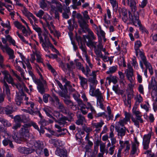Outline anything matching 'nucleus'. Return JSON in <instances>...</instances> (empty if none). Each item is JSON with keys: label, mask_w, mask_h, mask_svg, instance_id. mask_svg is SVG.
Masks as SVG:
<instances>
[{"label": "nucleus", "mask_w": 157, "mask_h": 157, "mask_svg": "<svg viewBox=\"0 0 157 157\" xmlns=\"http://www.w3.org/2000/svg\"><path fill=\"white\" fill-rule=\"evenodd\" d=\"M22 122H27L30 121V119L29 116L23 114L21 115Z\"/></svg>", "instance_id": "obj_40"}, {"label": "nucleus", "mask_w": 157, "mask_h": 157, "mask_svg": "<svg viewBox=\"0 0 157 157\" xmlns=\"http://www.w3.org/2000/svg\"><path fill=\"white\" fill-rule=\"evenodd\" d=\"M63 113L68 116L70 119V121L72 119L73 117L74 116V114L73 113L70 112L67 108V109H66V110L64 111Z\"/></svg>", "instance_id": "obj_35"}, {"label": "nucleus", "mask_w": 157, "mask_h": 157, "mask_svg": "<svg viewBox=\"0 0 157 157\" xmlns=\"http://www.w3.org/2000/svg\"><path fill=\"white\" fill-rule=\"evenodd\" d=\"M35 55L36 57V59L37 62L39 63H42L43 60L41 58L40 55L39 54L37 53H36Z\"/></svg>", "instance_id": "obj_60"}, {"label": "nucleus", "mask_w": 157, "mask_h": 157, "mask_svg": "<svg viewBox=\"0 0 157 157\" xmlns=\"http://www.w3.org/2000/svg\"><path fill=\"white\" fill-rule=\"evenodd\" d=\"M56 155L60 157H67V152L66 150L61 149H57L55 151Z\"/></svg>", "instance_id": "obj_21"}, {"label": "nucleus", "mask_w": 157, "mask_h": 157, "mask_svg": "<svg viewBox=\"0 0 157 157\" xmlns=\"http://www.w3.org/2000/svg\"><path fill=\"white\" fill-rule=\"evenodd\" d=\"M23 13L26 17H29L31 14L30 12H29L27 10V9L25 7H24L23 10H22Z\"/></svg>", "instance_id": "obj_54"}, {"label": "nucleus", "mask_w": 157, "mask_h": 157, "mask_svg": "<svg viewBox=\"0 0 157 157\" xmlns=\"http://www.w3.org/2000/svg\"><path fill=\"white\" fill-rule=\"evenodd\" d=\"M49 142L50 143L53 144L56 147L59 145L58 140L56 139H52L49 141Z\"/></svg>", "instance_id": "obj_43"}, {"label": "nucleus", "mask_w": 157, "mask_h": 157, "mask_svg": "<svg viewBox=\"0 0 157 157\" xmlns=\"http://www.w3.org/2000/svg\"><path fill=\"white\" fill-rule=\"evenodd\" d=\"M76 116L78 120L76 121V123L78 125L82 124L83 121L85 120V117L83 116L80 112L78 111L77 113Z\"/></svg>", "instance_id": "obj_18"}, {"label": "nucleus", "mask_w": 157, "mask_h": 157, "mask_svg": "<svg viewBox=\"0 0 157 157\" xmlns=\"http://www.w3.org/2000/svg\"><path fill=\"white\" fill-rule=\"evenodd\" d=\"M84 3L85 0H72V2L73 3L72 7L74 9H76L77 6H81V3Z\"/></svg>", "instance_id": "obj_24"}, {"label": "nucleus", "mask_w": 157, "mask_h": 157, "mask_svg": "<svg viewBox=\"0 0 157 157\" xmlns=\"http://www.w3.org/2000/svg\"><path fill=\"white\" fill-rule=\"evenodd\" d=\"M4 76L3 78V88L6 90V94L9 97L10 95V91L9 87L6 82H7L9 84H11L13 86L15 85L13 79L11 75L9 73L8 71H6L3 72Z\"/></svg>", "instance_id": "obj_3"}, {"label": "nucleus", "mask_w": 157, "mask_h": 157, "mask_svg": "<svg viewBox=\"0 0 157 157\" xmlns=\"http://www.w3.org/2000/svg\"><path fill=\"white\" fill-rule=\"evenodd\" d=\"M115 128L118 133L117 135L119 137L120 136L122 138L125 135L126 131V128L125 127L121 128L119 126H116Z\"/></svg>", "instance_id": "obj_13"}, {"label": "nucleus", "mask_w": 157, "mask_h": 157, "mask_svg": "<svg viewBox=\"0 0 157 157\" xmlns=\"http://www.w3.org/2000/svg\"><path fill=\"white\" fill-rule=\"evenodd\" d=\"M151 95L152 99L157 102V90H152L151 93Z\"/></svg>", "instance_id": "obj_41"}, {"label": "nucleus", "mask_w": 157, "mask_h": 157, "mask_svg": "<svg viewBox=\"0 0 157 157\" xmlns=\"http://www.w3.org/2000/svg\"><path fill=\"white\" fill-rule=\"evenodd\" d=\"M133 113L135 115L137 120L140 121L141 123H142L143 122V120L141 118L142 116L141 113L139 111H137L136 110H133Z\"/></svg>", "instance_id": "obj_23"}, {"label": "nucleus", "mask_w": 157, "mask_h": 157, "mask_svg": "<svg viewBox=\"0 0 157 157\" xmlns=\"http://www.w3.org/2000/svg\"><path fill=\"white\" fill-rule=\"evenodd\" d=\"M16 68L17 70L20 72L21 76L23 78H24V72L23 70H22L20 66H16Z\"/></svg>", "instance_id": "obj_53"}, {"label": "nucleus", "mask_w": 157, "mask_h": 157, "mask_svg": "<svg viewBox=\"0 0 157 157\" xmlns=\"http://www.w3.org/2000/svg\"><path fill=\"white\" fill-rule=\"evenodd\" d=\"M6 52L9 55L10 59H12L14 58L15 56L13 55L14 51L10 47H9Z\"/></svg>", "instance_id": "obj_31"}, {"label": "nucleus", "mask_w": 157, "mask_h": 157, "mask_svg": "<svg viewBox=\"0 0 157 157\" xmlns=\"http://www.w3.org/2000/svg\"><path fill=\"white\" fill-rule=\"evenodd\" d=\"M34 146L36 148V152L40 154L42 152V144L40 141H36L34 143Z\"/></svg>", "instance_id": "obj_19"}, {"label": "nucleus", "mask_w": 157, "mask_h": 157, "mask_svg": "<svg viewBox=\"0 0 157 157\" xmlns=\"http://www.w3.org/2000/svg\"><path fill=\"white\" fill-rule=\"evenodd\" d=\"M44 12L42 10H40L38 13H36V16L38 17L41 18L44 14Z\"/></svg>", "instance_id": "obj_62"}, {"label": "nucleus", "mask_w": 157, "mask_h": 157, "mask_svg": "<svg viewBox=\"0 0 157 157\" xmlns=\"http://www.w3.org/2000/svg\"><path fill=\"white\" fill-rule=\"evenodd\" d=\"M126 76L127 77L132 76L133 75V71H128V69L126 70Z\"/></svg>", "instance_id": "obj_57"}, {"label": "nucleus", "mask_w": 157, "mask_h": 157, "mask_svg": "<svg viewBox=\"0 0 157 157\" xmlns=\"http://www.w3.org/2000/svg\"><path fill=\"white\" fill-rule=\"evenodd\" d=\"M22 96L21 95V96H17L15 98V100L16 103L18 105H20L22 103L23 99Z\"/></svg>", "instance_id": "obj_36"}, {"label": "nucleus", "mask_w": 157, "mask_h": 157, "mask_svg": "<svg viewBox=\"0 0 157 157\" xmlns=\"http://www.w3.org/2000/svg\"><path fill=\"white\" fill-rule=\"evenodd\" d=\"M145 66L146 67L147 69H148L151 75H152L153 74V71L152 67L150 63H148V64L145 65Z\"/></svg>", "instance_id": "obj_58"}, {"label": "nucleus", "mask_w": 157, "mask_h": 157, "mask_svg": "<svg viewBox=\"0 0 157 157\" xmlns=\"http://www.w3.org/2000/svg\"><path fill=\"white\" fill-rule=\"evenodd\" d=\"M14 24L17 29H22V27H24V26H23L20 23L17 21L14 22Z\"/></svg>", "instance_id": "obj_48"}, {"label": "nucleus", "mask_w": 157, "mask_h": 157, "mask_svg": "<svg viewBox=\"0 0 157 157\" xmlns=\"http://www.w3.org/2000/svg\"><path fill=\"white\" fill-rule=\"evenodd\" d=\"M25 104L26 105H30L31 108L29 107L30 111L29 112V113L33 115L38 114L39 116L42 118V116L39 110L37 108H34V104L33 102L31 101H27L26 102Z\"/></svg>", "instance_id": "obj_8"}, {"label": "nucleus", "mask_w": 157, "mask_h": 157, "mask_svg": "<svg viewBox=\"0 0 157 157\" xmlns=\"http://www.w3.org/2000/svg\"><path fill=\"white\" fill-rule=\"evenodd\" d=\"M19 152L25 154H29L33 152L34 150L30 148L20 147L18 148Z\"/></svg>", "instance_id": "obj_20"}, {"label": "nucleus", "mask_w": 157, "mask_h": 157, "mask_svg": "<svg viewBox=\"0 0 157 157\" xmlns=\"http://www.w3.org/2000/svg\"><path fill=\"white\" fill-rule=\"evenodd\" d=\"M93 77L89 78L88 79V81L90 82V86H94L96 87V85L98 83L97 80H96V75L95 71H93Z\"/></svg>", "instance_id": "obj_17"}, {"label": "nucleus", "mask_w": 157, "mask_h": 157, "mask_svg": "<svg viewBox=\"0 0 157 157\" xmlns=\"http://www.w3.org/2000/svg\"><path fill=\"white\" fill-rule=\"evenodd\" d=\"M16 86V88L19 90V91H21V94L23 96H25V94L23 91V87H25V84L24 83H22V84L20 83H15V85H14V86Z\"/></svg>", "instance_id": "obj_25"}, {"label": "nucleus", "mask_w": 157, "mask_h": 157, "mask_svg": "<svg viewBox=\"0 0 157 157\" xmlns=\"http://www.w3.org/2000/svg\"><path fill=\"white\" fill-rule=\"evenodd\" d=\"M117 67L115 66L111 67L109 68V71L107 72L108 74L114 73L117 70Z\"/></svg>", "instance_id": "obj_51"}, {"label": "nucleus", "mask_w": 157, "mask_h": 157, "mask_svg": "<svg viewBox=\"0 0 157 157\" xmlns=\"http://www.w3.org/2000/svg\"><path fill=\"white\" fill-rule=\"evenodd\" d=\"M43 110L48 117L52 118L53 120H55V118L52 115V112L49 108L45 107L43 109Z\"/></svg>", "instance_id": "obj_28"}, {"label": "nucleus", "mask_w": 157, "mask_h": 157, "mask_svg": "<svg viewBox=\"0 0 157 157\" xmlns=\"http://www.w3.org/2000/svg\"><path fill=\"white\" fill-rule=\"evenodd\" d=\"M61 79L63 82H65V84L64 85V86L65 90V92L66 93L67 91V86L69 85V84L70 83V82L69 81L67 80L65 78H64L63 77H61Z\"/></svg>", "instance_id": "obj_34"}, {"label": "nucleus", "mask_w": 157, "mask_h": 157, "mask_svg": "<svg viewBox=\"0 0 157 157\" xmlns=\"http://www.w3.org/2000/svg\"><path fill=\"white\" fill-rule=\"evenodd\" d=\"M148 89L149 90H157V83L154 77H152L151 81L149 84Z\"/></svg>", "instance_id": "obj_16"}, {"label": "nucleus", "mask_w": 157, "mask_h": 157, "mask_svg": "<svg viewBox=\"0 0 157 157\" xmlns=\"http://www.w3.org/2000/svg\"><path fill=\"white\" fill-rule=\"evenodd\" d=\"M29 124H25L19 131V133L14 134L13 138L15 141L18 143L24 141L28 139L29 136Z\"/></svg>", "instance_id": "obj_2"}, {"label": "nucleus", "mask_w": 157, "mask_h": 157, "mask_svg": "<svg viewBox=\"0 0 157 157\" xmlns=\"http://www.w3.org/2000/svg\"><path fill=\"white\" fill-rule=\"evenodd\" d=\"M137 150V147L135 143H133L132 147V150L131 151L130 154L132 155L134 154Z\"/></svg>", "instance_id": "obj_44"}, {"label": "nucleus", "mask_w": 157, "mask_h": 157, "mask_svg": "<svg viewBox=\"0 0 157 157\" xmlns=\"http://www.w3.org/2000/svg\"><path fill=\"white\" fill-rule=\"evenodd\" d=\"M50 97V95L47 94H45L44 95L43 97V100L45 103L48 102V98Z\"/></svg>", "instance_id": "obj_64"}, {"label": "nucleus", "mask_w": 157, "mask_h": 157, "mask_svg": "<svg viewBox=\"0 0 157 157\" xmlns=\"http://www.w3.org/2000/svg\"><path fill=\"white\" fill-rule=\"evenodd\" d=\"M125 117L124 118L125 120L128 121V122L130 121V118L131 117L130 113H127L126 112H125Z\"/></svg>", "instance_id": "obj_63"}, {"label": "nucleus", "mask_w": 157, "mask_h": 157, "mask_svg": "<svg viewBox=\"0 0 157 157\" xmlns=\"http://www.w3.org/2000/svg\"><path fill=\"white\" fill-rule=\"evenodd\" d=\"M55 127L58 129V130H57V132H61L62 131H64L65 130L67 131V130L66 129H61V127H62L63 126H59V125H58V124H55Z\"/></svg>", "instance_id": "obj_59"}, {"label": "nucleus", "mask_w": 157, "mask_h": 157, "mask_svg": "<svg viewBox=\"0 0 157 157\" xmlns=\"http://www.w3.org/2000/svg\"><path fill=\"white\" fill-rule=\"evenodd\" d=\"M5 138L4 140L2 141V143L4 146H6L8 144L10 147L12 148L14 147L12 143V141L10 140L8 138H5V135L3 136Z\"/></svg>", "instance_id": "obj_22"}, {"label": "nucleus", "mask_w": 157, "mask_h": 157, "mask_svg": "<svg viewBox=\"0 0 157 157\" xmlns=\"http://www.w3.org/2000/svg\"><path fill=\"white\" fill-rule=\"evenodd\" d=\"M96 87L94 86H90V89L89 93L90 95L93 96H95L96 97L102 95V93L100 91L99 89L95 90Z\"/></svg>", "instance_id": "obj_11"}, {"label": "nucleus", "mask_w": 157, "mask_h": 157, "mask_svg": "<svg viewBox=\"0 0 157 157\" xmlns=\"http://www.w3.org/2000/svg\"><path fill=\"white\" fill-rule=\"evenodd\" d=\"M6 36L7 40L10 44H11L14 46H16L17 48V46L15 44L16 42L15 40L12 38L10 35H8Z\"/></svg>", "instance_id": "obj_30"}, {"label": "nucleus", "mask_w": 157, "mask_h": 157, "mask_svg": "<svg viewBox=\"0 0 157 157\" xmlns=\"http://www.w3.org/2000/svg\"><path fill=\"white\" fill-rule=\"evenodd\" d=\"M118 63L120 66L123 65L124 67H126L124 59L123 57H120V58L118 59Z\"/></svg>", "instance_id": "obj_39"}, {"label": "nucleus", "mask_w": 157, "mask_h": 157, "mask_svg": "<svg viewBox=\"0 0 157 157\" xmlns=\"http://www.w3.org/2000/svg\"><path fill=\"white\" fill-rule=\"evenodd\" d=\"M130 11L128 10L124 9H122L120 12V15H122V19L123 21L126 22L129 20V17H128V12Z\"/></svg>", "instance_id": "obj_15"}, {"label": "nucleus", "mask_w": 157, "mask_h": 157, "mask_svg": "<svg viewBox=\"0 0 157 157\" xmlns=\"http://www.w3.org/2000/svg\"><path fill=\"white\" fill-rule=\"evenodd\" d=\"M15 121L16 122L20 123L22 122L21 115H17L14 118Z\"/></svg>", "instance_id": "obj_50"}, {"label": "nucleus", "mask_w": 157, "mask_h": 157, "mask_svg": "<svg viewBox=\"0 0 157 157\" xmlns=\"http://www.w3.org/2000/svg\"><path fill=\"white\" fill-rule=\"evenodd\" d=\"M56 105L57 106L58 109L60 110L63 113L66 110V109H67V108H65V107L63 103L60 102L56 104Z\"/></svg>", "instance_id": "obj_29"}, {"label": "nucleus", "mask_w": 157, "mask_h": 157, "mask_svg": "<svg viewBox=\"0 0 157 157\" xmlns=\"http://www.w3.org/2000/svg\"><path fill=\"white\" fill-rule=\"evenodd\" d=\"M61 117L58 120H56L55 118V120H54L56 122L58 123L59 124V125L63 126L67 123L66 121H70V120H68L67 117L63 116L62 114L61 115Z\"/></svg>", "instance_id": "obj_12"}, {"label": "nucleus", "mask_w": 157, "mask_h": 157, "mask_svg": "<svg viewBox=\"0 0 157 157\" xmlns=\"http://www.w3.org/2000/svg\"><path fill=\"white\" fill-rule=\"evenodd\" d=\"M110 2L112 5L113 10L115 11H116L117 10L118 6L116 0H112L110 1Z\"/></svg>", "instance_id": "obj_37"}, {"label": "nucleus", "mask_w": 157, "mask_h": 157, "mask_svg": "<svg viewBox=\"0 0 157 157\" xmlns=\"http://www.w3.org/2000/svg\"><path fill=\"white\" fill-rule=\"evenodd\" d=\"M40 6L42 9H44L47 7V5L45 2V0H41L40 1Z\"/></svg>", "instance_id": "obj_52"}, {"label": "nucleus", "mask_w": 157, "mask_h": 157, "mask_svg": "<svg viewBox=\"0 0 157 157\" xmlns=\"http://www.w3.org/2000/svg\"><path fill=\"white\" fill-rule=\"evenodd\" d=\"M47 66L48 69L51 71V72L54 75H55L56 74V72L54 69L53 68L52 66L49 64L48 63L47 64Z\"/></svg>", "instance_id": "obj_56"}, {"label": "nucleus", "mask_w": 157, "mask_h": 157, "mask_svg": "<svg viewBox=\"0 0 157 157\" xmlns=\"http://www.w3.org/2000/svg\"><path fill=\"white\" fill-rule=\"evenodd\" d=\"M104 124V122L102 120H101L99 122L93 123V126L96 128V130L98 131L100 130L101 127Z\"/></svg>", "instance_id": "obj_27"}, {"label": "nucleus", "mask_w": 157, "mask_h": 157, "mask_svg": "<svg viewBox=\"0 0 157 157\" xmlns=\"http://www.w3.org/2000/svg\"><path fill=\"white\" fill-rule=\"evenodd\" d=\"M140 55L144 65L148 64L149 63L147 61L146 57L144 55V53L141 51H140Z\"/></svg>", "instance_id": "obj_32"}, {"label": "nucleus", "mask_w": 157, "mask_h": 157, "mask_svg": "<svg viewBox=\"0 0 157 157\" xmlns=\"http://www.w3.org/2000/svg\"><path fill=\"white\" fill-rule=\"evenodd\" d=\"M35 83L37 85V88L38 91L41 94H43L45 92L47 86L46 82L45 80L42 81L40 79H35Z\"/></svg>", "instance_id": "obj_7"}, {"label": "nucleus", "mask_w": 157, "mask_h": 157, "mask_svg": "<svg viewBox=\"0 0 157 157\" xmlns=\"http://www.w3.org/2000/svg\"><path fill=\"white\" fill-rule=\"evenodd\" d=\"M88 11L86 10L82 13L83 17L79 13H78L76 15V17L78 19V22L81 27V25L86 24L87 25L89 23L88 20L90 19V17L88 14Z\"/></svg>", "instance_id": "obj_5"}, {"label": "nucleus", "mask_w": 157, "mask_h": 157, "mask_svg": "<svg viewBox=\"0 0 157 157\" xmlns=\"http://www.w3.org/2000/svg\"><path fill=\"white\" fill-rule=\"evenodd\" d=\"M2 123L3 124V125L5 126L8 127L11 125V124L7 120L5 119H4Z\"/></svg>", "instance_id": "obj_61"}, {"label": "nucleus", "mask_w": 157, "mask_h": 157, "mask_svg": "<svg viewBox=\"0 0 157 157\" xmlns=\"http://www.w3.org/2000/svg\"><path fill=\"white\" fill-rule=\"evenodd\" d=\"M78 76L80 80L81 86L84 89H86L88 87L87 79L80 75H78Z\"/></svg>", "instance_id": "obj_14"}, {"label": "nucleus", "mask_w": 157, "mask_h": 157, "mask_svg": "<svg viewBox=\"0 0 157 157\" xmlns=\"http://www.w3.org/2000/svg\"><path fill=\"white\" fill-rule=\"evenodd\" d=\"M87 106H86V109H90L92 112L94 114H95L96 113V111L94 109V108L93 107L91 104L89 102H87Z\"/></svg>", "instance_id": "obj_42"}, {"label": "nucleus", "mask_w": 157, "mask_h": 157, "mask_svg": "<svg viewBox=\"0 0 157 157\" xmlns=\"http://www.w3.org/2000/svg\"><path fill=\"white\" fill-rule=\"evenodd\" d=\"M128 4L130 7L133 15L131 14L130 11L128 12L129 20L133 24L136 26L137 25L140 27L141 25L140 21L139 20V14L138 12L136 11L137 7L136 6V2L132 0H126ZM125 0H123L124 4L125 5Z\"/></svg>", "instance_id": "obj_1"}, {"label": "nucleus", "mask_w": 157, "mask_h": 157, "mask_svg": "<svg viewBox=\"0 0 157 157\" xmlns=\"http://www.w3.org/2000/svg\"><path fill=\"white\" fill-rule=\"evenodd\" d=\"M4 111L7 115L11 114L13 112V108L12 106H7L4 107Z\"/></svg>", "instance_id": "obj_26"}, {"label": "nucleus", "mask_w": 157, "mask_h": 157, "mask_svg": "<svg viewBox=\"0 0 157 157\" xmlns=\"http://www.w3.org/2000/svg\"><path fill=\"white\" fill-rule=\"evenodd\" d=\"M56 7L58 11L62 13L63 11V6L60 2H59L56 3Z\"/></svg>", "instance_id": "obj_49"}, {"label": "nucleus", "mask_w": 157, "mask_h": 157, "mask_svg": "<svg viewBox=\"0 0 157 157\" xmlns=\"http://www.w3.org/2000/svg\"><path fill=\"white\" fill-rule=\"evenodd\" d=\"M33 29L38 33L39 38H40V36H42L41 35L42 31L40 28L38 27L33 26Z\"/></svg>", "instance_id": "obj_47"}, {"label": "nucleus", "mask_w": 157, "mask_h": 157, "mask_svg": "<svg viewBox=\"0 0 157 157\" xmlns=\"http://www.w3.org/2000/svg\"><path fill=\"white\" fill-rule=\"evenodd\" d=\"M128 122V121L124 118L122 120H120L118 122V123L122 127H124V124H127V122Z\"/></svg>", "instance_id": "obj_46"}, {"label": "nucleus", "mask_w": 157, "mask_h": 157, "mask_svg": "<svg viewBox=\"0 0 157 157\" xmlns=\"http://www.w3.org/2000/svg\"><path fill=\"white\" fill-rule=\"evenodd\" d=\"M135 49L136 51L139 50V48L141 46V43L140 41H137L135 43Z\"/></svg>", "instance_id": "obj_55"}, {"label": "nucleus", "mask_w": 157, "mask_h": 157, "mask_svg": "<svg viewBox=\"0 0 157 157\" xmlns=\"http://www.w3.org/2000/svg\"><path fill=\"white\" fill-rule=\"evenodd\" d=\"M113 89L117 94H122V91L120 90L118 85L113 86Z\"/></svg>", "instance_id": "obj_38"}, {"label": "nucleus", "mask_w": 157, "mask_h": 157, "mask_svg": "<svg viewBox=\"0 0 157 157\" xmlns=\"http://www.w3.org/2000/svg\"><path fill=\"white\" fill-rule=\"evenodd\" d=\"M83 32L85 33L87 32L88 35L86 36V38L88 40V41L86 42V45L89 47H90L91 45L89 44L91 43H97V42H95L93 41L94 40H95L96 37L95 36L93 33L90 29L88 27V25H87L86 24H85L83 25H81V26Z\"/></svg>", "instance_id": "obj_4"}, {"label": "nucleus", "mask_w": 157, "mask_h": 157, "mask_svg": "<svg viewBox=\"0 0 157 157\" xmlns=\"http://www.w3.org/2000/svg\"><path fill=\"white\" fill-rule=\"evenodd\" d=\"M123 101L124 102L125 105L128 106L129 105V107H131V100H130L128 99L126 100V97L125 96H124L123 97Z\"/></svg>", "instance_id": "obj_45"}, {"label": "nucleus", "mask_w": 157, "mask_h": 157, "mask_svg": "<svg viewBox=\"0 0 157 157\" xmlns=\"http://www.w3.org/2000/svg\"><path fill=\"white\" fill-rule=\"evenodd\" d=\"M39 39L40 43H42V46L44 49L49 47L53 48V45L50 43L49 38L44 40L42 36H40Z\"/></svg>", "instance_id": "obj_9"}, {"label": "nucleus", "mask_w": 157, "mask_h": 157, "mask_svg": "<svg viewBox=\"0 0 157 157\" xmlns=\"http://www.w3.org/2000/svg\"><path fill=\"white\" fill-rule=\"evenodd\" d=\"M89 45H91L90 47H94V52L98 57L101 58H103V56L102 54L101 51L105 52V49L103 48V46L102 44L100 42L98 44L97 46V43H91Z\"/></svg>", "instance_id": "obj_6"}, {"label": "nucleus", "mask_w": 157, "mask_h": 157, "mask_svg": "<svg viewBox=\"0 0 157 157\" xmlns=\"http://www.w3.org/2000/svg\"><path fill=\"white\" fill-rule=\"evenodd\" d=\"M151 134H149L145 135L143 138V144L144 146V149L147 150L149 148V144L151 137Z\"/></svg>", "instance_id": "obj_10"}, {"label": "nucleus", "mask_w": 157, "mask_h": 157, "mask_svg": "<svg viewBox=\"0 0 157 157\" xmlns=\"http://www.w3.org/2000/svg\"><path fill=\"white\" fill-rule=\"evenodd\" d=\"M63 100L64 103L67 106L71 107L73 106H74L73 102L71 100L67 98H65L63 99Z\"/></svg>", "instance_id": "obj_33"}]
</instances>
